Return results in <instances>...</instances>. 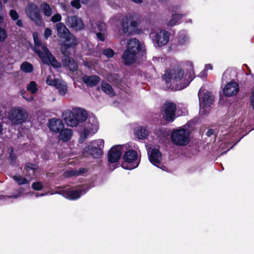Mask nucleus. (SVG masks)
Masks as SVG:
<instances>
[{
  "label": "nucleus",
  "mask_w": 254,
  "mask_h": 254,
  "mask_svg": "<svg viewBox=\"0 0 254 254\" xmlns=\"http://www.w3.org/2000/svg\"><path fill=\"white\" fill-rule=\"evenodd\" d=\"M101 87L102 90L109 96L112 97L115 95V92L114 91L112 86L109 84L105 82H102Z\"/></svg>",
  "instance_id": "a878e982"
},
{
  "label": "nucleus",
  "mask_w": 254,
  "mask_h": 254,
  "mask_svg": "<svg viewBox=\"0 0 254 254\" xmlns=\"http://www.w3.org/2000/svg\"><path fill=\"white\" fill-rule=\"evenodd\" d=\"M228 72L227 71H225L224 74H223V76H222V80H225V77L226 76L227 74H228V73H227Z\"/></svg>",
  "instance_id": "052dcab7"
},
{
  "label": "nucleus",
  "mask_w": 254,
  "mask_h": 254,
  "mask_svg": "<svg viewBox=\"0 0 254 254\" xmlns=\"http://www.w3.org/2000/svg\"><path fill=\"white\" fill-rule=\"evenodd\" d=\"M104 145V141L103 139H99L94 140L90 142V146L91 149L95 148H103Z\"/></svg>",
  "instance_id": "2f4dec72"
},
{
  "label": "nucleus",
  "mask_w": 254,
  "mask_h": 254,
  "mask_svg": "<svg viewBox=\"0 0 254 254\" xmlns=\"http://www.w3.org/2000/svg\"><path fill=\"white\" fill-rule=\"evenodd\" d=\"M71 112L79 123L85 121L87 118V113L83 109L75 108Z\"/></svg>",
  "instance_id": "aec40b11"
},
{
  "label": "nucleus",
  "mask_w": 254,
  "mask_h": 254,
  "mask_svg": "<svg viewBox=\"0 0 254 254\" xmlns=\"http://www.w3.org/2000/svg\"><path fill=\"white\" fill-rule=\"evenodd\" d=\"M96 32L98 31L101 32H104L105 29V24L104 23H99L97 24L96 27L94 28Z\"/></svg>",
  "instance_id": "ea45409f"
},
{
  "label": "nucleus",
  "mask_w": 254,
  "mask_h": 254,
  "mask_svg": "<svg viewBox=\"0 0 254 254\" xmlns=\"http://www.w3.org/2000/svg\"><path fill=\"white\" fill-rule=\"evenodd\" d=\"M124 162L122 164L123 168L132 170L136 168L139 163L137 153L133 150L127 151L123 156Z\"/></svg>",
  "instance_id": "423d86ee"
},
{
  "label": "nucleus",
  "mask_w": 254,
  "mask_h": 254,
  "mask_svg": "<svg viewBox=\"0 0 254 254\" xmlns=\"http://www.w3.org/2000/svg\"><path fill=\"white\" fill-rule=\"evenodd\" d=\"M96 35H97V37L101 41H104V38H105V32H97Z\"/></svg>",
  "instance_id": "3c124183"
},
{
  "label": "nucleus",
  "mask_w": 254,
  "mask_h": 254,
  "mask_svg": "<svg viewBox=\"0 0 254 254\" xmlns=\"http://www.w3.org/2000/svg\"><path fill=\"white\" fill-rule=\"evenodd\" d=\"M43 185L40 182H35L32 185V188L36 190H40L43 188Z\"/></svg>",
  "instance_id": "c03bdc74"
},
{
  "label": "nucleus",
  "mask_w": 254,
  "mask_h": 254,
  "mask_svg": "<svg viewBox=\"0 0 254 254\" xmlns=\"http://www.w3.org/2000/svg\"><path fill=\"white\" fill-rule=\"evenodd\" d=\"M38 169L35 164H27L25 167L26 176L32 177L35 175V171Z\"/></svg>",
  "instance_id": "cd10ccee"
},
{
  "label": "nucleus",
  "mask_w": 254,
  "mask_h": 254,
  "mask_svg": "<svg viewBox=\"0 0 254 254\" xmlns=\"http://www.w3.org/2000/svg\"><path fill=\"white\" fill-rule=\"evenodd\" d=\"M64 62L65 66L68 67L70 70L75 71L77 69V64L73 59L66 57L64 59Z\"/></svg>",
  "instance_id": "b1692460"
},
{
  "label": "nucleus",
  "mask_w": 254,
  "mask_h": 254,
  "mask_svg": "<svg viewBox=\"0 0 254 254\" xmlns=\"http://www.w3.org/2000/svg\"><path fill=\"white\" fill-rule=\"evenodd\" d=\"M59 132V134L58 137L59 140L64 142H67L70 140L73 134L71 129L64 127Z\"/></svg>",
  "instance_id": "412c9836"
},
{
  "label": "nucleus",
  "mask_w": 254,
  "mask_h": 254,
  "mask_svg": "<svg viewBox=\"0 0 254 254\" xmlns=\"http://www.w3.org/2000/svg\"><path fill=\"white\" fill-rule=\"evenodd\" d=\"M103 54L108 58H111L113 56L114 53L111 49H107L104 50Z\"/></svg>",
  "instance_id": "37998d69"
},
{
  "label": "nucleus",
  "mask_w": 254,
  "mask_h": 254,
  "mask_svg": "<svg viewBox=\"0 0 254 254\" xmlns=\"http://www.w3.org/2000/svg\"><path fill=\"white\" fill-rule=\"evenodd\" d=\"M83 172H84L83 169H80L79 171L71 170V171L67 172V176H76V175H78L81 173H83Z\"/></svg>",
  "instance_id": "a19ab883"
},
{
  "label": "nucleus",
  "mask_w": 254,
  "mask_h": 254,
  "mask_svg": "<svg viewBox=\"0 0 254 254\" xmlns=\"http://www.w3.org/2000/svg\"><path fill=\"white\" fill-rule=\"evenodd\" d=\"M150 162L154 166L164 170L162 164V155L158 148H150L148 151Z\"/></svg>",
  "instance_id": "9b49d317"
},
{
  "label": "nucleus",
  "mask_w": 254,
  "mask_h": 254,
  "mask_svg": "<svg viewBox=\"0 0 254 254\" xmlns=\"http://www.w3.org/2000/svg\"><path fill=\"white\" fill-rule=\"evenodd\" d=\"M64 41L67 42L66 44H65V45L67 46L68 47H74L77 44L76 38L71 33H70V36H69L67 39L64 40Z\"/></svg>",
  "instance_id": "c756f323"
},
{
  "label": "nucleus",
  "mask_w": 254,
  "mask_h": 254,
  "mask_svg": "<svg viewBox=\"0 0 254 254\" xmlns=\"http://www.w3.org/2000/svg\"><path fill=\"white\" fill-rule=\"evenodd\" d=\"M71 4L72 6L77 9L80 8L81 5L79 0H73L71 2Z\"/></svg>",
  "instance_id": "8fccbe9b"
},
{
  "label": "nucleus",
  "mask_w": 254,
  "mask_h": 254,
  "mask_svg": "<svg viewBox=\"0 0 254 254\" xmlns=\"http://www.w3.org/2000/svg\"><path fill=\"white\" fill-rule=\"evenodd\" d=\"M102 148H95L91 149L90 146H87L84 149L83 153L85 155H86V153H87L91 155L93 157L98 158L102 154Z\"/></svg>",
  "instance_id": "5701e85b"
},
{
  "label": "nucleus",
  "mask_w": 254,
  "mask_h": 254,
  "mask_svg": "<svg viewBox=\"0 0 254 254\" xmlns=\"http://www.w3.org/2000/svg\"><path fill=\"white\" fill-rule=\"evenodd\" d=\"M83 81L88 86L93 87L97 85L100 81V77L96 75H85L82 77Z\"/></svg>",
  "instance_id": "4be33fe9"
},
{
  "label": "nucleus",
  "mask_w": 254,
  "mask_h": 254,
  "mask_svg": "<svg viewBox=\"0 0 254 254\" xmlns=\"http://www.w3.org/2000/svg\"><path fill=\"white\" fill-rule=\"evenodd\" d=\"M88 1H89V0H81L82 3H86Z\"/></svg>",
  "instance_id": "e2e57ef3"
},
{
  "label": "nucleus",
  "mask_w": 254,
  "mask_h": 254,
  "mask_svg": "<svg viewBox=\"0 0 254 254\" xmlns=\"http://www.w3.org/2000/svg\"><path fill=\"white\" fill-rule=\"evenodd\" d=\"M89 121L91 123L88 124L80 133L79 137V142H80L85 141L89 135L94 134L98 129V123L96 119H90Z\"/></svg>",
  "instance_id": "9d476101"
},
{
  "label": "nucleus",
  "mask_w": 254,
  "mask_h": 254,
  "mask_svg": "<svg viewBox=\"0 0 254 254\" xmlns=\"http://www.w3.org/2000/svg\"><path fill=\"white\" fill-rule=\"evenodd\" d=\"M55 87L58 89L59 93L61 95H64L67 92V86L64 82L62 80H59Z\"/></svg>",
  "instance_id": "393cba45"
},
{
  "label": "nucleus",
  "mask_w": 254,
  "mask_h": 254,
  "mask_svg": "<svg viewBox=\"0 0 254 254\" xmlns=\"http://www.w3.org/2000/svg\"><path fill=\"white\" fill-rule=\"evenodd\" d=\"M27 89L31 93L34 94L36 93L38 90L37 84L35 81H32L28 85Z\"/></svg>",
  "instance_id": "c9c22d12"
},
{
  "label": "nucleus",
  "mask_w": 254,
  "mask_h": 254,
  "mask_svg": "<svg viewBox=\"0 0 254 254\" xmlns=\"http://www.w3.org/2000/svg\"><path fill=\"white\" fill-rule=\"evenodd\" d=\"M13 179L19 185H23L29 183V181L19 175L14 176Z\"/></svg>",
  "instance_id": "e433bc0d"
},
{
  "label": "nucleus",
  "mask_w": 254,
  "mask_h": 254,
  "mask_svg": "<svg viewBox=\"0 0 254 254\" xmlns=\"http://www.w3.org/2000/svg\"><path fill=\"white\" fill-rule=\"evenodd\" d=\"M9 14L11 18L14 20H17L19 17L17 12L14 10H11Z\"/></svg>",
  "instance_id": "49530a36"
},
{
  "label": "nucleus",
  "mask_w": 254,
  "mask_h": 254,
  "mask_svg": "<svg viewBox=\"0 0 254 254\" xmlns=\"http://www.w3.org/2000/svg\"><path fill=\"white\" fill-rule=\"evenodd\" d=\"M122 26L123 28V32L125 33L131 34L132 31L128 26V20L127 18L124 19L122 21Z\"/></svg>",
  "instance_id": "4c0bfd02"
},
{
  "label": "nucleus",
  "mask_w": 254,
  "mask_h": 254,
  "mask_svg": "<svg viewBox=\"0 0 254 254\" xmlns=\"http://www.w3.org/2000/svg\"><path fill=\"white\" fill-rule=\"evenodd\" d=\"M86 192V190L82 187L78 190H71L64 192V196L68 199L74 200L78 198Z\"/></svg>",
  "instance_id": "f3484780"
},
{
  "label": "nucleus",
  "mask_w": 254,
  "mask_h": 254,
  "mask_svg": "<svg viewBox=\"0 0 254 254\" xmlns=\"http://www.w3.org/2000/svg\"><path fill=\"white\" fill-rule=\"evenodd\" d=\"M66 24L76 31L81 30L84 28L82 19L76 16H69L65 20Z\"/></svg>",
  "instance_id": "f8f14e48"
},
{
  "label": "nucleus",
  "mask_w": 254,
  "mask_h": 254,
  "mask_svg": "<svg viewBox=\"0 0 254 254\" xmlns=\"http://www.w3.org/2000/svg\"><path fill=\"white\" fill-rule=\"evenodd\" d=\"M16 25H18L19 27H21L23 25L22 21L21 20L17 19V21H16Z\"/></svg>",
  "instance_id": "13d9d810"
},
{
  "label": "nucleus",
  "mask_w": 254,
  "mask_h": 254,
  "mask_svg": "<svg viewBox=\"0 0 254 254\" xmlns=\"http://www.w3.org/2000/svg\"><path fill=\"white\" fill-rule=\"evenodd\" d=\"M6 105L4 103H0V117L3 118L5 117Z\"/></svg>",
  "instance_id": "79ce46f5"
},
{
  "label": "nucleus",
  "mask_w": 254,
  "mask_h": 254,
  "mask_svg": "<svg viewBox=\"0 0 254 254\" xmlns=\"http://www.w3.org/2000/svg\"><path fill=\"white\" fill-rule=\"evenodd\" d=\"M122 149L121 145H116L111 148L108 153V160L112 163L118 161L122 155Z\"/></svg>",
  "instance_id": "2eb2a0df"
},
{
  "label": "nucleus",
  "mask_w": 254,
  "mask_h": 254,
  "mask_svg": "<svg viewBox=\"0 0 254 254\" xmlns=\"http://www.w3.org/2000/svg\"><path fill=\"white\" fill-rule=\"evenodd\" d=\"M21 70L26 73L31 72L33 70V66L30 63L25 62L20 66Z\"/></svg>",
  "instance_id": "7c9ffc66"
},
{
  "label": "nucleus",
  "mask_w": 254,
  "mask_h": 254,
  "mask_svg": "<svg viewBox=\"0 0 254 254\" xmlns=\"http://www.w3.org/2000/svg\"><path fill=\"white\" fill-rule=\"evenodd\" d=\"M198 96L199 98L200 112L204 113L207 111V107L212 104L213 96L210 92L207 91L204 92L203 87L200 88Z\"/></svg>",
  "instance_id": "0eeeda50"
},
{
  "label": "nucleus",
  "mask_w": 254,
  "mask_h": 254,
  "mask_svg": "<svg viewBox=\"0 0 254 254\" xmlns=\"http://www.w3.org/2000/svg\"><path fill=\"white\" fill-rule=\"evenodd\" d=\"M176 110L175 104L166 102L162 106L161 110L163 119L167 122H172L175 118Z\"/></svg>",
  "instance_id": "1a4fd4ad"
},
{
  "label": "nucleus",
  "mask_w": 254,
  "mask_h": 254,
  "mask_svg": "<svg viewBox=\"0 0 254 254\" xmlns=\"http://www.w3.org/2000/svg\"><path fill=\"white\" fill-rule=\"evenodd\" d=\"M63 117L66 125L70 127H75L79 123L72 112L69 110L64 112Z\"/></svg>",
  "instance_id": "dca6fc26"
},
{
  "label": "nucleus",
  "mask_w": 254,
  "mask_h": 254,
  "mask_svg": "<svg viewBox=\"0 0 254 254\" xmlns=\"http://www.w3.org/2000/svg\"><path fill=\"white\" fill-rule=\"evenodd\" d=\"M43 195H44V194H42V193L40 194V195H39V194L38 193H36L35 194V196L36 197H38L39 196H43Z\"/></svg>",
  "instance_id": "0e129e2a"
},
{
  "label": "nucleus",
  "mask_w": 254,
  "mask_h": 254,
  "mask_svg": "<svg viewBox=\"0 0 254 254\" xmlns=\"http://www.w3.org/2000/svg\"><path fill=\"white\" fill-rule=\"evenodd\" d=\"M25 11L28 17L36 22L40 20V11L36 4L29 3L26 7Z\"/></svg>",
  "instance_id": "ddd939ff"
},
{
  "label": "nucleus",
  "mask_w": 254,
  "mask_h": 254,
  "mask_svg": "<svg viewBox=\"0 0 254 254\" xmlns=\"http://www.w3.org/2000/svg\"><path fill=\"white\" fill-rule=\"evenodd\" d=\"M61 19H62V16H61V14H60L59 13L55 14L52 17V21L53 22H59L61 20Z\"/></svg>",
  "instance_id": "de8ad7c7"
},
{
  "label": "nucleus",
  "mask_w": 254,
  "mask_h": 254,
  "mask_svg": "<svg viewBox=\"0 0 254 254\" xmlns=\"http://www.w3.org/2000/svg\"><path fill=\"white\" fill-rule=\"evenodd\" d=\"M135 136L139 139H143L147 135V132L145 127H139L135 129Z\"/></svg>",
  "instance_id": "bb28decb"
},
{
  "label": "nucleus",
  "mask_w": 254,
  "mask_h": 254,
  "mask_svg": "<svg viewBox=\"0 0 254 254\" xmlns=\"http://www.w3.org/2000/svg\"><path fill=\"white\" fill-rule=\"evenodd\" d=\"M3 131V126L1 123L0 122V134L2 133Z\"/></svg>",
  "instance_id": "bf43d9fd"
},
{
  "label": "nucleus",
  "mask_w": 254,
  "mask_h": 254,
  "mask_svg": "<svg viewBox=\"0 0 254 254\" xmlns=\"http://www.w3.org/2000/svg\"><path fill=\"white\" fill-rule=\"evenodd\" d=\"M212 69V65L210 64H206L205 66L204 69L207 71L208 69Z\"/></svg>",
  "instance_id": "4d7b16f0"
},
{
  "label": "nucleus",
  "mask_w": 254,
  "mask_h": 254,
  "mask_svg": "<svg viewBox=\"0 0 254 254\" xmlns=\"http://www.w3.org/2000/svg\"><path fill=\"white\" fill-rule=\"evenodd\" d=\"M200 77L205 78L207 76L206 71L204 69L198 75Z\"/></svg>",
  "instance_id": "6e6d98bb"
},
{
  "label": "nucleus",
  "mask_w": 254,
  "mask_h": 254,
  "mask_svg": "<svg viewBox=\"0 0 254 254\" xmlns=\"http://www.w3.org/2000/svg\"><path fill=\"white\" fill-rule=\"evenodd\" d=\"M3 19V17L0 14V23L2 22ZM6 37L7 34L5 30L3 28L0 27V41H4Z\"/></svg>",
  "instance_id": "58836bf2"
},
{
  "label": "nucleus",
  "mask_w": 254,
  "mask_h": 254,
  "mask_svg": "<svg viewBox=\"0 0 254 254\" xmlns=\"http://www.w3.org/2000/svg\"><path fill=\"white\" fill-rule=\"evenodd\" d=\"M183 15L179 14H174L171 19L167 23V26L172 27L176 25L179 21L182 19Z\"/></svg>",
  "instance_id": "c85d7f7f"
},
{
  "label": "nucleus",
  "mask_w": 254,
  "mask_h": 254,
  "mask_svg": "<svg viewBox=\"0 0 254 254\" xmlns=\"http://www.w3.org/2000/svg\"><path fill=\"white\" fill-rule=\"evenodd\" d=\"M185 69L176 68L173 70H166L163 78L168 84L176 85V90H181L187 87L194 77L193 65L191 62L187 61Z\"/></svg>",
  "instance_id": "f257e3e1"
},
{
  "label": "nucleus",
  "mask_w": 254,
  "mask_h": 254,
  "mask_svg": "<svg viewBox=\"0 0 254 254\" xmlns=\"http://www.w3.org/2000/svg\"><path fill=\"white\" fill-rule=\"evenodd\" d=\"M139 24V21L138 20H134L131 22L130 26L132 28H135L138 26Z\"/></svg>",
  "instance_id": "864d4df0"
},
{
  "label": "nucleus",
  "mask_w": 254,
  "mask_h": 254,
  "mask_svg": "<svg viewBox=\"0 0 254 254\" xmlns=\"http://www.w3.org/2000/svg\"><path fill=\"white\" fill-rule=\"evenodd\" d=\"M28 117L26 110L21 107L13 108L9 111L8 114V119L15 125L25 122Z\"/></svg>",
  "instance_id": "39448f33"
},
{
  "label": "nucleus",
  "mask_w": 254,
  "mask_h": 254,
  "mask_svg": "<svg viewBox=\"0 0 254 254\" xmlns=\"http://www.w3.org/2000/svg\"><path fill=\"white\" fill-rule=\"evenodd\" d=\"M142 50V46L135 38H130L127 42L126 51L123 56V59L126 64H129L135 62L137 55Z\"/></svg>",
  "instance_id": "7ed1b4c3"
},
{
  "label": "nucleus",
  "mask_w": 254,
  "mask_h": 254,
  "mask_svg": "<svg viewBox=\"0 0 254 254\" xmlns=\"http://www.w3.org/2000/svg\"><path fill=\"white\" fill-rule=\"evenodd\" d=\"M49 127L52 131L58 132L64 127V124L61 119L53 118L49 121Z\"/></svg>",
  "instance_id": "6ab92c4d"
},
{
  "label": "nucleus",
  "mask_w": 254,
  "mask_h": 254,
  "mask_svg": "<svg viewBox=\"0 0 254 254\" xmlns=\"http://www.w3.org/2000/svg\"><path fill=\"white\" fill-rule=\"evenodd\" d=\"M84 65L88 68H92L94 64L89 61H85L84 63Z\"/></svg>",
  "instance_id": "5fc2aeb1"
},
{
  "label": "nucleus",
  "mask_w": 254,
  "mask_h": 254,
  "mask_svg": "<svg viewBox=\"0 0 254 254\" xmlns=\"http://www.w3.org/2000/svg\"><path fill=\"white\" fill-rule=\"evenodd\" d=\"M152 41L156 46L162 47L165 45L169 41V33L162 29H158L150 34Z\"/></svg>",
  "instance_id": "6e6552de"
},
{
  "label": "nucleus",
  "mask_w": 254,
  "mask_h": 254,
  "mask_svg": "<svg viewBox=\"0 0 254 254\" xmlns=\"http://www.w3.org/2000/svg\"><path fill=\"white\" fill-rule=\"evenodd\" d=\"M21 95H22V97L23 98H24L28 102H31L34 100L33 96H32L31 95L29 97H26V92L24 90H22L21 91Z\"/></svg>",
  "instance_id": "a18cd8bd"
},
{
  "label": "nucleus",
  "mask_w": 254,
  "mask_h": 254,
  "mask_svg": "<svg viewBox=\"0 0 254 254\" xmlns=\"http://www.w3.org/2000/svg\"><path fill=\"white\" fill-rule=\"evenodd\" d=\"M4 3H6L7 2V0H2Z\"/></svg>",
  "instance_id": "69168bd1"
},
{
  "label": "nucleus",
  "mask_w": 254,
  "mask_h": 254,
  "mask_svg": "<svg viewBox=\"0 0 254 254\" xmlns=\"http://www.w3.org/2000/svg\"><path fill=\"white\" fill-rule=\"evenodd\" d=\"M250 104L253 110H254V91L252 93L250 97Z\"/></svg>",
  "instance_id": "603ef678"
},
{
  "label": "nucleus",
  "mask_w": 254,
  "mask_h": 254,
  "mask_svg": "<svg viewBox=\"0 0 254 254\" xmlns=\"http://www.w3.org/2000/svg\"><path fill=\"white\" fill-rule=\"evenodd\" d=\"M133 2L137 3H140L142 2V0H131Z\"/></svg>",
  "instance_id": "680f3d73"
},
{
  "label": "nucleus",
  "mask_w": 254,
  "mask_h": 254,
  "mask_svg": "<svg viewBox=\"0 0 254 254\" xmlns=\"http://www.w3.org/2000/svg\"><path fill=\"white\" fill-rule=\"evenodd\" d=\"M56 27L57 31V35L61 40H64L70 36V33L69 30L63 23L60 22L57 23Z\"/></svg>",
  "instance_id": "a211bd4d"
},
{
  "label": "nucleus",
  "mask_w": 254,
  "mask_h": 254,
  "mask_svg": "<svg viewBox=\"0 0 254 254\" xmlns=\"http://www.w3.org/2000/svg\"><path fill=\"white\" fill-rule=\"evenodd\" d=\"M59 80V79H56L54 75L52 73L48 76L46 79V83L49 85L55 86Z\"/></svg>",
  "instance_id": "72a5a7b5"
},
{
  "label": "nucleus",
  "mask_w": 254,
  "mask_h": 254,
  "mask_svg": "<svg viewBox=\"0 0 254 254\" xmlns=\"http://www.w3.org/2000/svg\"><path fill=\"white\" fill-rule=\"evenodd\" d=\"M52 31L50 28H46L44 33V38L46 39H47L52 35Z\"/></svg>",
  "instance_id": "09e8293b"
},
{
  "label": "nucleus",
  "mask_w": 254,
  "mask_h": 254,
  "mask_svg": "<svg viewBox=\"0 0 254 254\" xmlns=\"http://www.w3.org/2000/svg\"><path fill=\"white\" fill-rule=\"evenodd\" d=\"M171 141L175 144L184 146L190 141V131L187 129L180 127L174 130L171 133Z\"/></svg>",
  "instance_id": "20e7f679"
},
{
  "label": "nucleus",
  "mask_w": 254,
  "mask_h": 254,
  "mask_svg": "<svg viewBox=\"0 0 254 254\" xmlns=\"http://www.w3.org/2000/svg\"><path fill=\"white\" fill-rule=\"evenodd\" d=\"M189 41L188 37L187 36L185 31H182L179 33L178 42L180 44H185Z\"/></svg>",
  "instance_id": "f704fd0d"
},
{
  "label": "nucleus",
  "mask_w": 254,
  "mask_h": 254,
  "mask_svg": "<svg viewBox=\"0 0 254 254\" xmlns=\"http://www.w3.org/2000/svg\"><path fill=\"white\" fill-rule=\"evenodd\" d=\"M41 8L45 15L47 16H50L51 15L52 9L49 4L44 3L41 4Z\"/></svg>",
  "instance_id": "473e14b6"
},
{
  "label": "nucleus",
  "mask_w": 254,
  "mask_h": 254,
  "mask_svg": "<svg viewBox=\"0 0 254 254\" xmlns=\"http://www.w3.org/2000/svg\"><path fill=\"white\" fill-rule=\"evenodd\" d=\"M35 46L33 50L38 55L39 57L44 63L51 64L54 67H59L60 63L51 54L47 47L42 44L39 39V35L37 33L33 34Z\"/></svg>",
  "instance_id": "f03ea898"
},
{
  "label": "nucleus",
  "mask_w": 254,
  "mask_h": 254,
  "mask_svg": "<svg viewBox=\"0 0 254 254\" xmlns=\"http://www.w3.org/2000/svg\"><path fill=\"white\" fill-rule=\"evenodd\" d=\"M224 94L227 97L234 96L239 91V84L235 81L228 83L223 89Z\"/></svg>",
  "instance_id": "4468645a"
}]
</instances>
